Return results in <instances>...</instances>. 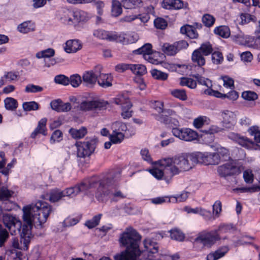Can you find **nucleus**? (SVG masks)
Listing matches in <instances>:
<instances>
[{"label":"nucleus","instance_id":"obj_42","mask_svg":"<svg viewBox=\"0 0 260 260\" xmlns=\"http://www.w3.org/2000/svg\"><path fill=\"white\" fill-rule=\"evenodd\" d=\"M122 12V10L120 3L118 1L113 0L112 5V15L114 17H117L119 16Z\"/></svg>","mask_w":260,"mask_h":260},{"label":"nucleus","instance_id":"obj_44","mask_svg":"<svg viewBox=\"0 0 260 260\" xmlns=\"http://www.w3.org/2000/svg\"><path fill=\"white\" fill-rule=\"evenodd\" d=\"M124 137L123 133L113 131L112 134L110 135L109 139L113 144H119L123 141Z\"/></svg>","mask_w":260,"mask_h":260},{"label":"nucleus","instance_id":"obj_49","mask_svg":"<svg viewBox=\"0 0 260 260\" xmlns=\"http://www.w3.org/2000/svg\"><path fill=\"white\" fill-rule=\"evenodd\" d=\"M14 192L9 190L7 187L2 186L0 187V200H7L12 197Z\"/></svg>","mask_w":260,"mask_h":260},{"label":"nucleus","instance_id":"obj_45","mask_svg":"<svg viewBox=\"0 0 260 260\" xmlns=\"http://www.w3.org/2000/svg\"><path fill=\"white\" fill-rule=\"evenodd\" d=\"M151 74L154 79L158 80L164 81L167 80L168 77V75L167 73L156 69L152 70Z\"/></svg>","mask_w":260,"mask_h":260},{"label":"nucleus","instance_id":"obj_20","mask_svg":"<svg viewBox=\"0 0 260 260\" xmlns=\"http://www.w3.org/2000/svg\"><path fill=\"white\" fill-rule=\"evenodd\" d=\"M82 48L81 42L78 40H70L66 42L64 51L68 53H75Z\"/></svg>","mask_w":260,"mask_h":260},{"label":"nucleus","instance_id":"obj_6","mask_svg":"<svg viewBox=\"0 0 260 260\" xmlns=\"http://www.w3.org/2000/svg\"><path fill=\"white\" fill-rule=\"evenodd\" d=\"M213 48L209 42L202 44L201 46L194 50L191 54L192 61L199 67H202L205 64V56H208L212 53Z\"/></svg>","mask_w":260,"mask_h":260},{"label":"nucleus","instance_id":"obj_40","mask_svg":"<svg viewBox=\"0 0 260 260\" xmlns=\"http://www.w3.org/2000/svg\"><path fill=\"white\" fill-rule=\"evenodd\" d=\"M5 107L10 111L15 110L18 107V103L16 100L13 98H7L4 100Z\"/></svg>","mask_w":260,"mask_h":260},{"label":"nucleus","instance_id":"obj_26","mask_svg":"<svg viewBox=\"0 0 260 260\" xmlns=\"http://www.w3.org/2000/svg\"><path fill=\"white\" fill-rule=\"evenodd\" d=\"M113 102L118 105H120L121 108H131L132 104L126 96L123 95H118L115 98L113 99Z\"/></svg>","mask_w":260,"mask_h":260},{"label":"nucleus","instance_id":"obj_12","mask_svg":"<svg viewBox=\"0 0 260 260\" xmlns=\"http://www.w3.org/2000/svg\"><path fill=\"white\" fill-rule=\"evenodd\" d=\"M172 132L175 137L185 141H192L198 137V133L196 131L188 128L173 127Z\"/></svg>","mask_w":260,"mask_h":260},{"label":"nucleus","instance_id":"obj_23","mask_svg":"<svg viewBox=\"0 0 260 260\" xmlns=\"http://www.w3.org/2000/svg\"><path fill=\"white\" fill-rule=\"evenodd\" d=\"M73 11L69 9L63 10L59 14L60 19L61 22L67 25L74 24Z\"/></svg>","mask_w":260,"mask_h":260},{"label":"nucleus","instance_id":"obj_60","mask_svg":"<svg viewBox=\"0 0 260 260\" xmlns=\"http://www.w3.org/2000/svg\"><path fill=\"white\" fill-rule=\"evenodd\" d=\"M248 132L251 135L254 136V139L256 143L260 142V131L258 130L257 126L250 127Z\"/></svg>","mask_w":260,"mask_h":260},{"label":"nucleus","instance_id":"obj_15","mask_svg":"<svg viewBox=\"0 0 260 260\" xmlns=\"http://www.w3.org/2000/svg\"><path fill=\"white\" fill-rule=\"evenodd\" d=\"M193 77L196 79L199 84L208 87V89L204 91L205 94L207 95H214L216 97H219L218 94H220V93L217 91H215L211 89L212 86V83L211 80L208 78H206L202 76L199 73H197L193 75Z\"/></svg>","mask_w":260,"mask_h":260},{"label":"nucleus","instance_id":"obj_48","mask_svg":"<svg viewBox=\"0 0 260 260\" xmlns=\"http://www.w3.org/2000/svg\"><path fill=\"white\" fill-rule=\"evenodd\" d=\"M202 20L205 26L210 27L214 24L215 18L209 14H205L203 16Z\"/></svg>","mask_w":260,"mask_h":260},{"label":"nucleus","instance_id":"obj_64","mask_svg":"<svg viewBox=\"0 0 260 260\" xmlns=\"http://www.w3.org/2000/svg\"><path fill=\"white\" fill-rule=\"evenodd\" d=\"M54 81L55 83L63 85H67L69 84V79L63 75H58L55 77Z\"/></svg>","mask_w":260,"mask_h":260},{"label":"nucleus","instance_id":"obj_1","mask_svg":"<svg viewBox=\"0 0 260 260\" xmlns=\"http://www.w3.org/2000/svg\"><path fill=\"white\" fill-rule=\"evenodd\" d=\"M23 219L24 224L22 225V231H20L21 238V244L23 247L20 246L18 239L14 238L12 241V246L16 249L27 250L28 245L31 238V229L32 225L37 228H42L52 211L51 206L47 203L39 201L35 204L24 206L23 209Z\"/></svg>","mask_w":260,"mask_h":260},{"label":"nucleus","instance_id":"obj_5","mask_svg":"<svg viewBox=\"0 0 260 260\" xmlns=\"http://www.w3.org/2000/svg\"><path fill=\"white\" fill-rule=\"evenodd\" d=\"M97 140L95 138H86L84 141L77 142L75 145L77 148V156L85 158L90 156L96 147Z\"/></svg>","mask_w":260,"mask_h":260},{"label":"nucleus","instance_id":"obj_10","mask_svg":"<svg viewBox=\"0 0 260 260\" xmlns=\"http://www.w3.org/2000/svg\"><path fill=\"white\" fill-rule=\"evenodd\" d=\"M188 46V43L185 40H180L173 44L164 43L161 46V50L169 56H174L180 51L186 49Z\"/></svg>","mask_w":260,"mask_h":260},{"label":"nucleus","instance_id":"obj_50","mask_svg":"<svg viewBox=\"0 0 260 260\" xmlns=\"http://www.w3.org/2000/svg\"><path fill=\"white\" fill-rule=\"evenodd\" d=\"M121 2L124 8L133 9L141 3V0H121Z\"/></svg>","mask_w":260,"mask_h":260},{"label":"nucleus","instance_id":"obj_18","mask_svg":"<svg viewBox=\"0 0 260 260\" xmlns=\"http://www.w3.org/2000/svg\"><path fill=\"white\" fill-rule=\"evenodd\" d=\"M99 183L94 178L86 179L83 182L76 185L77 188L79 189V192H84L86 193L87 191L90 188L95 187Z\"/></svg>","mask_w":260,"mask_h":260},{"label":"nucleus","instance_id":"obj_47","mask_svg":"<svg viewBox=\"0 0 260 260\" xmlns=\"http://www.w3.org/2000/svg\"><path fill=\"white\" fill-rule=\"evenodd\" d=\"M171 93L175 98L182 101H185L187 99L186 91L184 89H173L171 91Z\"/></svg>","mask_w":260,"mask_h":260},{"label":"nucleus","instance_id":"obj_63","mask_svg":"<svg viewBox=\"0 0 260 260\" xmlns=\"http://www.w3.org/2000/svg\"><path fill=\"white\" fill-rule=\"evenodd\" d=\"M242 97L247 101H254L257 99V95L253 91H246L242 93Z\"/></svg>","mask_w":260,"mask_h":260},{"label":"nucleus","instance_id":"obj_19","mask_svg":"<svg viewBox=\"0 0 260 260\" xmlns=\"http://www.w3.org/2000/svg\"><path fill=\"white\" fill-rule=\"evenodd\" d=\"M113 77L110 74H104L101 72L98 75V84L102 88H107L112 85Z\"/></svg>","mask_w":260,"mask_h":260},{"label":"nucleus","instance_id":"obj_32","mask_svg":"<svg viewBox=\"0 0 260 260\" xmlns=\"http://www.w3.org/2000/svg\"><path fill=\"white\" fill-rule=\"evenodd\" d=\"M189 194V192L183 191L179 194L169 197L168 203H176L178 202H184L187 199Z\"/></svg>","mask_w":260,"mask_h":260},{"label":"nucleus","instance_id":"obj_39","mask_svg":"<svg viewBox=\"0 0 260 260\" xmlns=\"http://www.w3.org/2000/svg\"><path fill=\"white\" fill-rule=\"evenodd\" d=\"M212 154H216L218 155V158L216 157H211V159H213V161H209V164H218L220 159V156L222 157H228L229 155V151L228 149L224 148H220L218 149L217 153H212Z\"/></svg>","mask_w":260,"mask_h":260},{"label":"nucleus","instance_id":"obj_13","mask_svg":"<svg viewBox=\"0 0 260 260\" xmlns=\"http://www.w3.org/2000/svg\"><path fill=\"white\" fill-rule=\"evenodd\" d=\"M107 105L108 102L103 100H87L82 102L79 108L83 111L101 110L105 109Z\"/></svg>","mask_w":260,"mask_h":260},{"label":"nucleus","instance_id":"obj_7","mask_svg":"<svg viewBox=\"0 0 260 260\" xmlns=\"http://www.w3.org/2000/svg\"><path fill=\"white\" fill-rule=\"evenodd\" d=\"M3 221L12 235H15L17 233H20L22 223L16 216L10 214H4L3 215Z\"/></svg>","mask_w":260,"mask_h":260},{"label":"nucleus","instance_id":"obj_59","mask_svg":"<svg viewBox=\"0 0 260 260\" xmlns=\"http://www.w3.org/2000/svg\"><path fill=\"white\" fill-rule=\"evenodd\" d=\"M9 237L8 231L0 224V247L4 246Z\"/></svg>","mask_w":260,"mask_h":260},{"label":"nucleus","instance_id":"obj_38","mask_svg":"<svg viewBox=\"0 0 260 260\" xmlns=\"http://www.w3.org/2000/svg\"><path fill=\"white\" fill-rule=\"evenodd\" d=\"M74 23L80 21H84L87 18V14L84 11L80 10H76L73 11Z\"/></svg>","mask_w":260,"mask_h":260},{"label":"nucleus","instance_id":"obj_27","mask_svg":"<svg viewBox=\"0 0 260 260\" xmlns=\"http://www.w3.org/2000/svg\"><path fill=\"white\" fill-rule=\"evenodd\" d=\"M35 24L31 21L23 22L17 26L18 30L23 34H26L35 30Z\"/></svg>","mask_w":260,"mask_h":260},{"label":"nucleus","instance_id":"obj_28","mask_svg":"<svg viewBox=\"0 0 260 260\" xmlns=\"http://www.w3.org/2000/svg\"><path fill=\"white\" fill-rule=\"evenodd\" d=\"M229 249L228 246L222 247L213 253L209 254L207 256V260H216L223 256L228 252Z\"/></svg>","mask_w":260,"mask_h":260},{"label":"nucleus","instance_id":"obj_11","mask_svg":"<svg viewBox=\"0 0 260 260\" xmlns=\"http://www.w3.org/2000/svg\"><path fill=\"white\" fill-rule=\"evenodd\" d=\"M219 239V236L217 233V231L215 230L210 232H204L200 233L195 239V241L205 246L210 247Z\"/></svg>","mask_w":260,"mask_h":260},{"label":"nucleus","instance_id":"obj_46","mask_svg":"<svg viewBox=\"0 0 260 260\" xmlns=\"http://www.w3.org/2000/svg\"><path fill=\"white\" fill-rule=\"evenodd\" d=\"M180 84L183 86H186L191 89H194L197 87L196 81L189 78H182Z\"/></svg>","mask_w":260,"mask_h":260},{"label":"nucleus","instance_id":"obj_30","mask_svg":"<svg viewBox=\"0 0 260 260\" xmlns=\"http://www.w3.org/2000/svg\"><path fill=\"white\" fill-rule=\"evenodd\" d=\"M181 34L186 35L190 39H196L198 37V34L196 29L191 25H185L180 28Z\"/></svg>","mask_w":260,"mask_h":260},{"label":"nucleus","instance_id":"obj_8","mask_svg":"<svg viewBox=\"0 0 260 260\" xmlns=\"http://www.w3.org/2000/svg\"><path fill=\"white\" fill-rule=\"evenodd\" d=\"M102 67L98 65L93 70L84 72L82 77L83 85L90 88L94 87L97 82L98 75L102 72Z\"/></svg>","mask_w":260,"mask_h":260},{"label":"nucleus","instance_id":"obj_58","mask_svg":"<svg viewBox=\"0 0 260 260\" xmlns=\"http://www.w3.org/2000/svg\"><path fill=\"white\" fill-rule=\"evenodd\" d=\"M63 197L73 198L79 193V189L77 188L76 185L67 188L62 190Z\"/></svg>","mask_w":260,"mask_h":260},{"label":"nucleus","instance_id":"obj_34","mask_svg":"<svg viewBox=\"0 0 260 260\" xmlns=\"http://www.w3.org/2000/svg\"><path fill=\"white\" fill-rule=\"evenodd\" d=\"M214 32L215 34L222 38H227L231 35L230 28L226 26H219L215 28Z\"/></svg>","mask_w":260,"mask_h":260},{"label":"nucleus","instance_id":"obj_43","mask_svg":"<svg viewBox=\"0 0 260 260\" xmlns=\"http://www.w3.org/2000/svg\"><path fill=\"white\" fill-rule=\"evenodd\" d=\"M111 36H113L114 37H111L110 41H116L117 42L122 43L123 44H126V34L112 31Z\"/></svg>","mask_w":260,"mask_h":260},{"label":"nucleus","instance_id":"obj_29","mask_svg":"<svg viewBox=\"0 0 260 260\" xmlns=\"http://www.w3.org/2000/svg\"><path fill=\"white\" fill-rule=\"evenodd\" d=\"M111 32L109 31H106L103 29H94L93 31V36L100 40H106L107 41H110L111 37H112L111 36ZM113 37H114L113 36Z\"/></svg>","mask_w":260,"mask_h":260},{"label":"nucleus","instance_id":"obj_22","mask_svg":"<svg viewBox=\"0 0 260 260\" xmlns=\"http://www.w3.org/2000/svg\"><path fill=\"white\" fill-rule=\"evenodd\" d=\"M143 244L146 250L149 253V256L150 254H157L159 247L158 244L153 240L149 238L145 239Z\"/></svg>","mask_w":260,"mask_h":260},{"label":"nucleus","instance_id":"obj_41","mask_svg":"<svg viewBox=\"0 0 260 260\" xmlns=\"http://www.w3.org/2000/svg\"><path fill=\"white\" fill-rule=\"evenodd\" d=\"M170 237L172 239L182 242L184 240V234L179 229H174L170 231Z\"/></svg>","mask_w":260,"mask_h":260},{"label":"nucleus","instance_id":"obj_61","mask_svg":"<svg viewBox=\"0 0 260 260\" xmlns=\"http://www.w3.org/2000/svg\"><path fill=\"white\" fill-rule=\"evenodd\" d=\"M243 178L247 183H252L254 179V175L250 169H247L243 172Z\"/></svg>","mask_w":260,"mask_h":260},{"label":"nucleus","instance_id":"obj_55","mask_svg":"<svg viewBox=\"0 0 260 260\" xmlns=\"http://www.w3.org/2000/svg\"><path fill=\"white\" fill-rule=\"evenodd\" d=\"M221 203L220 201H216L212 206V212L214 219L218 218L222 211Z\"/></svg>","mask_w":260,"mask_h":260},{"label":"nucleus","instance_id":"obj_62","mask_svg":"<svg viewBox=\"0 0 260 260\" xmlns=\"http://www.w3.org/2000/svg\"><path fill=\"white\" fill-rule=\"evenodd\" d=\"M62 139V133L59 130L55 131L51 135L50 142L51 144L59 142Z\"/></svg>","mask_w":260,"mask_h":260},{"label":"nucleus","instance_id":"obj_2","mask_svg":"<svg viewBox=\"0 0 260 260\" xmlns=\"http://www.w3.org/2000/svg\"><path fill=\"white\" fill-rule=\"evenodd\" d=\"M141 236L133 228H126L120 235L119 242L126 249L114 256L116 260H137L141 251L139 243Z\"/></svg>","mask_w":260,"mask_h":260},{"label":"nucleus","instance_id":"obj_53","mask_svg":"<svg viewBox=\"0 0 260 260\" xmlns=\"http://www.w3.org/2000/svg\"><path fill=\"white\" fill-rule=\"evenodd\" d=\"M22 107L24 111H30L31 110L35 111L39 109V106L37 102L35 101H31L23 103Z\"/></svg>","mask_w":260,"mask_h":260},{"label":"nucleus","instance_id":"obj_57","mask_svg":"<svg viewBox=\"0 0 260 260\" xmlns=\"http://www.w3.org/2000/svg\"><path fill=\"white\" fill-rule=\"evenodd\" d=\"M112 127L113 131L122 133L123 132H125L127 129L126 124L122 122H116L113 123Z\"/></svg>","mask_w":260,"mask_h":260},{"label":"nucleus","instance_id":"obj_24","mask_svg":"<svg viewBox=\"0 0 260 260\" xmlns=\"http://www.w3.org/2000/svg\"><path fill=\"white\" fill-rule=\"evenodd\" d=\"M221 116L223 123L225 125H234L236 121V114L229 110H224L222 112Z\"/></svg>","mask_w":260,"mask_h":260},{"label":"nucleus","instance_id":"obj_37","mask_svg":"<svg viewBox=\"0 0 260 260\" xmlns=\"http://www.w3.org/2000/svg\"><path fill=\"white\" fill-rule=\"evenodd\" d=\"M55 54V50L52 48H48L38 52L36 54V57L38 59L51 58Z\"/></svg>","mask_w":260,"mask_h":260},{"label":"nucleus","instance_id":"obj_51","mask_svg":"<svg viewBox=\"0 0 260 260\" xmlns=\"http://www.w3.org/2000/svg\"><path fill=\"white\" fill-rule=\"evenodd\" d=\"M102 214H99L94 216L91 219L87 221L85 224L89 229H92L98 225L101 219Z\"/></svg>","mask_w":260,"mask_h":260},{"label":"nucleus","instance_id":"obj_31","mask_svg":"<svg viewBox=\"0 0 260 260\" xmlns=\"http://www.w3.org/2000/svg\"><path fill=\"white\" fill-rule=\"evenodd\" d=\"M152 45L150 43L144 44L141 48L134 51V53L137 54H142L144 58H146L148 54H152Z\"/></svg>","mask_w":260,"mask_h":260},{"label":"nucleus","instance_id":"obj_33","mask_svg":"<svg viewBox=\"0 0 260 260\" xmlns=\"http://www.w3.org/2000/svg\"><path fill=\"white\" fill-rule=\"evenodd\" d=\"M87 131L85 127H82L81 128L78 129L76 128H72L69 131V133L75 139H79L83 138L87 134Z\"/></svg>","mask_w":260,"mask_h":260},{"label":"nucleus","instance_id":"obj_52","mask_svg":"<svg viewBox=\"0 0 260 260\" xmlns=\"http://www.w3.org/2000/svg\"><path fill=\"white\" fill-rule=\"evenodd\" d=\"M230 36L233 41L239 44H243L245 42H246L245 37L243 33L240 31L236 34L233 32Z\"/></svg>","mask_w":260,"mask_h":260},{"label":"nucleus","instance_id":"obj_16","mask_svg":"<svg viewBox=\"0 0 260 260\" xmlns=\"http://www.w3.org/2000/svg\"><path fill=\"white\" fill-rule=\"evenodd\" d=\"M238 168L230 163L220 166L218 168V172L222 177L234 175L238 173Z\"/></svg>","mask_w":260,"mask_h":260},{"label":"nucleus","instance_id":"obj_17","mask_svg":"<svg viewBox=\"0 0 260 260\" xmlns=\"http://www.w3.org/2000/svg\"><path fill=\"white\" fill-rule=\"evenodd\" d=\"M179 116L175 117H167L166 116L164 115L163 114H157L155 116V119L166 124H169L173 127H177L179 126V122L178 120Z\"/></svg>","mask_w":260,"mask_h":260},{"label":"nucleus","instance_id":"obj_21","mask_svg":"<svg viewBox=\"0 0 260 260\" xmlns=\"http://www.w3.org/2000/svg\"><path fill=\"white\" fill-rule=\"evenodd\" d=\"M162 8L166 9H180L184 7L183 1L181 0H164L162 3Z\"/></svg>","mask_w":260,"mask_h":260},{"label":"nucleus","instance_id":"obj_36","mask_svg":"<svg viewBox=\"0 0 260 260\" xmlns=\"http://www.w3.org/2000/svg\"><path fill=\"white\" fill-rule=\"evenodd\" d=\"M63 197L62 190L58 188L52 189L50 191L49 194V201L51 202H56Z\"/></svg>","mask_w":260,"mask_h":260},{"label":"nucleus","instance_id":"obj_25","mask_svg":"<svg viewBox=\"0 0 260 260\" xmlns=\"http://www.w3.org/2000/svg\"><path fill=\"white\" fill-rule=\"evenodd\" d=\"M46 123L47 119L46 118H42L38 122L37 127L31 134L32 138H35L38 134H42L44 136L47 135L46 133Z\"/></svg>","mask_w":260,"mask_h":260},{"label":"nucleus","instance_id":"obj_9","mask_svg":"<svg viewBox=\"0 0 260 260\" xmlns=\"http://www.w3.org/2000/svg\"><path fill=\"white\" fill-rule=\"evenodd\" d=\"M187 157V160L189 161V164L191 165V169L198 163H208L209 159H211V157H216L218 158V155L216 154H209L206 155L204 153L196 152L191 153H184Z\"/></svg>","mask_w":260,"mask_h":260},{"label":"nucleus","instance_id":"obj_3","mask_svg":"<svg viewBox=\"0 0 260 260\" xmlns=\"http://www.w3.org/2000/svg\"><path fill=\"white\" fill-rule=\"evenodd\" d=\"M159 164L166 170H169L172 175H177L191 169V165L187 160L184 153L173 157L164 158L159 160Z\"/></svg>","mask_w":260,"mask_h":260},{"label":"nucleus","instance_id":"obj_4","mask_svg":"<svg viewBox=\"0 0 260 260\" xmlns=\"http://www.w3.org/2000/svg\"><path fill=\"white\" fill-rule=\"evenodd\" d=\"M112 178H107L101 180L95 192V197L99 201H103L104 198L109 196L111 202H118L126 198V195L120 190H111L110 187L114 184Z\"/></svg>","mask_w":260,"mask_h":260},{"label":"nucleus","instance_id":"obj_56","mask_svg":"<svg viewBox=\"0 0 260 260\" xmlns=\"http://www.w3.org/2000/svg\"><path fill=\"white\" fill-rule=\"evenodd\" d=\"M69 79V83L74 87H77L82 82L81 76L78 74L71 75Z\"/></svg>","mask_w":260,"mask_h":260},{"label":"nucleus","instance_id":"obj_54","mask_svg":"<svg viewBox=\"0 0 260 260\" xmlns=\"http://www.w3.org/2000/svg\"><path fill=\"white\" fill-rule=\"evenodd\" d=\"M206 221H213L215 220L212 212L202 207L200 208L199 214Z\"/></svg>","mask_w":260,"mask_h":260},{"label":"nucleus","instance_id":"obj_35","mask_svg":"<svg viewBox=\"0 0 260 260\" xmlns=\"http://www.w3.org/2000/svg\"><path fill=\"white\" fill-rule=\"evenodd\" d=\"M131 71L133 73L139 76H143L147 73L146 67L140 64H131Z\"/></svg>","mask_w":260,"mask_h":260},{"label":"nucleus","instance_id":"obj_14","mask_svg":"<svg viewBox=\"0 0 260 260\" xmlns=\"http://www.w3.org/2000/svg\"><path fill=\"white\" fill-rule=\"evenodd\" d=\"M228 137L229 139L247 149H251L254 146L253 142L238 133L231 132L228 134Z\"/></svg>","mask_w":260,"mask_h":260}]
</instances>
